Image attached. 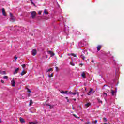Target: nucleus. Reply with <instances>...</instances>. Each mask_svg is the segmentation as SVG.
<instances>
[{"label": "nucleus", "instance_id": "obj_25", "mask_svg": "<svg viewBox=\"0 0 124 124\" xmlns=\"http://www.w3.org/2000/svg\"><path fill=\"white\" fill-rule=\"evenodd\" d=\"M86 124H94V121H93V124H91V122H88L85 123Z\"/></svg>", "mask_w": 124, "mask_h": 124}, {"label": "nucleus", "instance_id": "obj_28", "mask_svg": "<svg viewBox=\"0 0 124 124\" xmlns=\"http://www.w3.org/2000/svg\"><path fill=\"white\" fill-rule=\"evenodd\" d=\"M71 56H73V57H74L75 58H76L77 57L76 54L74 53H71Z\"/></svg>", "mask_w": 124, "mask_h": 124}, {"label": "nucleus", "instance_id": "obj_24", "mask_svg": "<svg viewBox=\"0 0 124 124\" xmlns=\"http://www.w3.org/2000/svg\"><path fill=\"white\" fill-rule=\"evenodd\" d=\"M73 116H74V117H75V118H76V119H79L80 117H78V116L75 115V114H73Z\"/></svg>", "mask_w": 124, "mask_h": 124}, {"label": "nucleus", "instance_id": "obj_42", "mask_svg": "<svg viewBox=\"0 0 124 124\" xmlns=\"http://www.w3.org/2000/svg\"><path fill=\"white\" fill-rule=\"evenodd\" d=\"M16 28H17L18 29V30H20V29H21L20 27L16 26Z\"/></svg>", "mask_w": 124, "mask_h": 124}, {"label": "nucleus", "instance_id": "obj_11", "mask_svg": "<svg viewBox=\"0 0 124 124\" xmlns=\"http://www.w3.org/2000/svg\"><path fill=\"white\" fill-rule=\"evenodd\" d=\"M26 73H27V72H26L25 70H23L21 73V75L22 76H23V75H25V74H26Z\"/></svg>", "mask_w": 124, "mask_h": 124}, {"label": "nucleus", "instance_id": "obj_10", "mask_svg": "<svg viewBox=\"0 0 124 124\" xmlns=\"http://www.w3.org/2000/svg\"><path fill=\"white\" fill-rule=\"evenodd\" d=\"M2 13L4 16H6V15H5V11L4 8L2 9Z\"/></svg>", "mask_w": 124, "mask_h": 124}, {"label": "nucleus", "instance_id": "obj_3", "mask_svg": "<svg viewBox=\"0 0 124 124\" xmlns=\"http://www.w3.org/2000/svg\"><path fill=\"white\" fill-rule=\"evenodd\" d=\"M93 91V88H91L90 91L88 93V95H90L91 93H94L95 91Z\"/></svg>", "mask_w": 124, "mask_h": 124}, {"label": "nucleus", "instance_id": "obj_12", "mask_svg": "<svg viewBox=\"0 0 124 124\" xmlns=\"http://www.w3.org/2000/svg\"><path fill=\"white\" fill-rule=\"evenodd\" d=\"M81 76L84 78H86V74L84 73V72H82V73L81 74Z\"/></svg>", "mask_w": 124, "mask_h": 124}, {"label": "nucleus", "instance_id": "obj_5", "mask_svg": "<svg viewBox=\"0 0 124 124\" xmlns=\"http://www.w3.org/2000/svg\"><path fill=\"white\" fill-rule=\"evenodd\" d=\"M70 94H73V95H75L77 94L78 97H79V92L76 91V90H75V91L74 93H70Z\"/></svg>", "mask_w": 124, "mask_h": 124}, {"label": "nucleus", "instance_id": "obj_7", "mask_svg": "<svg viewBox=\"0 0 124 124\" xmlns=\"http://www.w3.org/2000/svg\"><path fill=\"white\" fill-rule=\"evenodd\" d=\"M37 52H36V49H33L32 50V56H35L36 55Z\"/></svg>", "mask_w": 124, "mask_h": 124}, {"label": "nucleus", "instance_id": "obj_56", "mask_svg": "<svg viewBox=\"0 0 124 124\" xmlns=\"http://www.w3.org/2000/svg\"><path fill=\"white\" fill-rule=\"evenodd\" d=\"M81 96H83V95H82Z\"/></svg>", "mask_w": 124, "mask_h": 124}, {"label": "nucleus", "instance_id": "obj_20", "mask_svg": "<svg viewBox=\"0 0 124 124\" xmlns=\"http://www.w3.org/2000/svg\"><path fill=\"white\" fill-rule=\"evenodd\" d=\"M32 103H33V102H32V100H30V102L29 103L30 106H31V104H32Z\"/></svg>", "mask_w": 124, "mask_h": 124}, {"label": "nucleus", "instance_id": "obj_53", "mask_svg": "<svg viewBox=\"0 0 124 124\" xmlns=\"http://www.w3.org/2000/svg\"><path fill=\"white\" fill-rule=\"evenodd\" d=\"M81 121H82V122H83V121H84V120H83V119H81Z\"/></svg>", "mask_w": 124, "mask_h": 124}, {"label": "nucleus", "instance_id": "obj_19", "mask_svg": "<svg viewBox=\"0 0 124 124\" xmlns=\"http://www.w3.org/2000/svg\"><path fill=\"white\" fill-rule=\"evenodd\" d=\"M50 71H53V68H50L46 71V72H50Z\"/></svg>", "mask_w": 124, "mask_h": 124}, {"label": "nucleus", "instance_id": "obj_49", "mask_svg": "<svg viewBox=\"0 0 124 124\" xmlns=\"http://www.w3.org/2000/svg\"><path fill=\"white\" fill-rule=\"evenodd\" d=\"M69 93H70H70H72V92H69Z\"/></svg>", "mask_w": 124, "mask_h": 124}, {"label": "nucleus", "instance_id": "obj_32", "mask_svg": "<svg viewBox=\"0 0 124 124\" xmlns=\"http://www.w3.org/2000/svg\"><path fill=\"white\" fill-rule=\"evenodd\" d=\"M14 59H16V62H17V59H18V57H17V56H15Z\"/></svg>", "mask_w": 124, "mask_h": 124}, {"label": "nucleus", "instance_id": "obj_8", "mask_svg": "<svg viewBox=\"0 0 124 124\" xmlns=\"http://www.w3.org/2000/svg\"><path fill=\"white\" fill-rule=\"evenodd\" d=\"M20 122H21V123H22V124H23V123H25V122H26L25 121V119H24L23 118H22V117H20Z\"/></svg>", "mask_w": 124, "mask_h": 124}, {"label": "nucleus", "instance_id": "obj_47", "mask_svg": "<svg viewBox=\"0 0 124 124\" xmlns=\"http://www.w3.org/2000/svg\"><path fill=\"white\" fill-rule=\"evenodd\" d=\"M67 102H69V99H68L67 100Z\"/></svg>", "mask_w": 124, "mask_h": 124}, {"label": "nucleus", "instance_id": "obj_40", "mask_svg": "<svg viewBox=\"0 0 124 124\" xmlns=\"http://www.w3.org/2000/svg\"><path fill=\"white\" fill-rule=\"evenodd\" d=\"M1 82H2V84H3V83H4V81H3V80H1Z\"/></svg>", "mask_w": 124, "mask_h": 124}, {"label": "nucleus", "instance_id": "obj_48", "mask_svg": "<svg viewBox=\"0 0 124 124\" xmlns=\"http://www.w3.org/2000/svg\"><path fill=\"white\" fill-rule=\"evenodd\" d=\"M65 98H66V99H67V100L68 99V97H66Z\"/></svg>", "mask_w": 124, "mask_h": 124}, {"label": "nucleus", "instance_id": "obj_51", "mask_svg": "<svg viewBox=\"0 0 124 124\" xmlns=\"http://www.w3.org/2000/svg\"><path fill=\"white\" fill-rule=\"evenodd\" d=\"M73 100H74V101H75L76 100V99H73Z\"/></svg>", "mask_w": 124, "mask_h": 124}, {"label": "nucleus", "instance_id": "obj_38", "mask_svg": "<svg viewBox=\"0 0 124 124\" xmlns=\"http://www.w3.org/2000/svg\"><path fill=\"white\" fill-rule=\"evenodd\" d=\"M94 123H95V124H97V120H95Z\"/></svg>", "mask_w": 124, "mask_h": 124}, {"label": "nucleus", "instance_id": "obj_36", "mask_svg": "<svg viewBox=\"0 0 124 124\" xmlns=\"http://www.w3.org/2000/svg\"><path fill=\"white\" fill-rule=\"evenodd\" d=\"M29 124H36V123H34V122H30Z\"/></svg>", "mask_w": 124, "mask_h": 124}, {"label": "nucleus", "instance_id": "obj_15", "mask_svg": "<svg viewBox=\"0 0 124 124\" xmlns=\"http://www.w3.org/2000/svg\"><path fill=\"white\" fill-rule=\"evenodd\" d=\"M44 13H45V14H46V15L49 14V13L47 11V9H45L44 10Z\"/></svg>", "mask_w": 124, "mask_h": 124}, {"label": "nucleus", "instance_id": "obj_9", "mask_svg": "<svg viewBox=\"0 0 124 124\" xmlns=\"http://www.w3.org/2000/svg\"><path fill=\"white\" fill-rule=\"evenodd\" d=\"M20 69L19 68H16L15 70V72H14V74H16L17 73H18V71H19V70Z\"/></svg>", "mask_w": 124, "mask_h": 124}, {"label": "nucleus", "instance_id": "obj_23", "mask_svg": "<svg viewBox=\"0 0 124 124\" xmlns=\"http://www.w3.org/2000/svg\"><path fill=\"white\" fill-rule=\"evenodd\" d=\"M97 99V101H98V102L99 103H102V101H101V100L100 99Z\"/></svg>", "mask_w": 124, "mask_h": 124}, {"label": "nucleus", "instance_id": "obj_16", "mask_svg": "<svg viewBox=\"0 0 124 124\" xmlns=\"http://www.w3.org/2000/svg\"><path fill=\"white\" fill-rule=\"evenodd\" d=\"M80 58H82L83 61H85V59H86V58L85 57V56H84V55H83V54L80 55Z\"/></svg>", "mask_w": 124, "mask_h": 124}, {"label": "nucleus", "instance_id": "obj_2", "mask_svg": "<svg viewBox=\"0 0 124 124\" xmlns=\"http://www.w3.org/2000/svg\"><path fill=\"white\" fill-rule=\"evenodd\" d=\"M11 84L12 87H16V84H15V80H14V78H13V79L11 81Z\"/></svg>", "mask_w": 124, "mask_h": 124}, {"label": "nucleus", "instance_id": "obj_29", "mask_svg": "<svg viewBox=\"0 0 124 124\" xmlns=\"http://www.w3.org/2000/svg\"><path fill=\"white\" fill-rule=\"evenodd\" d=\"M67 92L68 91H65V92L62 91L61 93H67Z\"/></svg>", "mask_w": 124, "mask_h": 124}, {"label": "nucleus", "instance_id": "obj_22", "mask_svg": "<svg viewBox=\"0 0 124 124\" xmlns=\"http://www.w3.org/2000/svg\"><path fill=\"white\" fill-rule=\"evenodd\" d=\"M103 96L104 97H106L107 96V94L106 93H104L103 94Z\"/></svg>", "mask_w": 124, "mask_h": 124}, {"label": "nucleus", "instance_id": "obj_14", "mask_svg": "<svg viewBox=\"0 0 124 124\" xmlns=\"http://www.w3.org/2000/svg\"><path fill=\"white\" fill-rule=\"evenodd\" d=\"M10 22H15V18H14V17H11L10 19Z\"/></svg>", "mask_w": 124, "mask_h": 124}, {"label": "nucleus", "instance_id": "obj_21", "mask_svg": "<svg viewBox=\"0 0 124 124\" xmlns=\"http://www.w3.org/2000/svg\"><path fill=\"white\" fill-rule=\"evenodd\" d=\"M54 107H55V105H50L49 106V108L50 109H52V108H54Z\"/></svg>", "mask_w": 124, "mask_h": 124}, {"label": "nucleus", "instance_id": "obj_1", "mask_svg": "<svg viewBox=\"0 0 124 124\" xmlns=\"http://www.w3.org/2000/svg\"><path fill=\"white\" fill-rule=\"evenodd\" d=\"M31 18L32 19H34L35 18V16H36V12L32 11L31 12Z\"/></svg>", "mask_w": 124, "mask_h": 124}, {"label": "nucleus", "instance_id": "obj_27", "mask_svg": "<svg viewBox=\"0 0 124 124\" xmlns=\"http://www.w3.org/2000/svg\"><path fill=\"white\" fill-rule=\"evenodd\" d=\"M53 74L52 73L51 75H48V77H49V78H51V77H53V76H54Z\"/></svg>", "mask_w": 124, "mask_h": 124}, {"label": "nucleus", "instance_id": "obj_52", "mask_svg": "<svg viewBox=\"0 0 124 124\" xmlns=\"http://www.w3.org/2000/svg\"><path fill=\"white\" fill-rule=\"evenodd\" d=\"M82 52H83V53H85V51H84V50H83Z\"/></svg>", "mask_w": 124, "mask_h": 124}, {"label": "nucleus", "instance_id": "obj_41", "mask_svg": "<svg viewBox=\"0 0 124 124\" xmlns=\"http://www.w3.org/2000/svg\"><path fill=\"white\" fill-rule=\"evenodd\" d=\"M2 74H5V71H3Z\"/></svg>", "mask_w": 124, "mask_h": 124}, {"label": "nucleus", "instance_id": "obj_33", "mask_svg": "<svg viewBox=\"0 0 124 124\" xmlns=\"http://www.w3.org/2000/svg\"><path fill=\"white\" fill-rule=\"evenodd\" d=\"M27 90H28V93H31V91L29 88H27Z\"/></svg>", "mask_w": 124, "mask_h": 124}, {"label": "nucleus", "instance_id": "obj_13", "mask_svg": "<svg viewBox=\"0 0 124 124\" xmlns=\"http://www.w3.org/2000/svg\"><path fill=\"white\" fill-rule=\"evenodd\" d=\"M100 49H101V46L99 45L97 46V51H100Z\"/></svg>", "mask_w": 124, "mask_h": 124}, {"label": "nucleus", "instance_id": "obj_55", "mask_svg": "<svg viewBox=\"0 0 124 124\" xmlns=\"http://www.w3.org/2000/svg\"><path fill=\"white\" fill-rule=\"evenodd\" d=\"M23 29H24V30H26V29H25V28H23Z\"/></svg>", "mask_w": 124, "mask_h": 124}, {"label": "nucleus", "instance_id": "obj_34", "mask_svg": "<svg viewBox=\"0 0 124 124\" xmlns=\"http://www.w3.org/2000/svg\"><path fill=\"white\" fill-rule=\"evenodd\" d=\"M10 16L11 18L13 17V16L12 15V14L11 13H10Z\"/></svg>", "mask_w": 124, "mask_h": 124}, {"label": "nucleus", "instance_id": "obj_30", "mask_svg": "<svg viewBox=\"0 0 124 124\" xmlns=\"http://www.w3.org/2000/svg\"><path fill=\"white\" fill-rule=\"evenodd\" d=\"M70 64L71 65H72V66H74V65H75V64H74V63H73L72 62H70Z\"/></svg>", "mask_w": 124, "mask_h": 124}, {"label": "nucleus", "instance_id": "obj_17", "mask_svg": "<svg viewBox=\"0 0 124 124\" xmlns=\"http://www.w3.org/2000/svg\"><path fill=\"white\" fill-rule=\"evenodd\" d=\"M30 1L31 2V4H32L33 5V6L36 7V6L35 5V4L34 3H33V2L32 1V0H30Z\"/></svg>", "mask_w": 124, "mask_h": 124}, {"label": "nucleus", "instance_id": "obj_31", "mask_svg": "<svg viewBox=\"0 0 124 124\" xmlns=\"http://www.w3.org/2000/svg\"><path fill=\"white\" fill-rule=\"evenodd\" d=\"M8 77L7 76H5L3 77V79H8Z\"/></svg>", "mask_w": 124, "mask_h": 124}, {"label": "nucleus", "instance_id": "obj_50", "mask_svg": "<svg viewBox=\"0 0 124 124\" xmlns=\"http://www.w3.org/2000/svg\"><path fill=\"white\" fill-rule=\"evenodd\" d=\"M0 123H1V119L0 118Z\"/></svg>", "mask_w": 124, "mask_h": 124}, {"label": "nucleus", "instance_id": "obj_44", "mask_svg": "<svg viewBox=\"0 0 124 124\" xmlns=\"http://www.w3.org/2000/svg\"><path fill=\"white\" fill-rule=\"evenodd\" d=\"M91 62H93H93H94V61L93 60H92V61H91Z\"/></svg>", "mask_w": 124, "mask_h": 124}, {"label": "nucleus", "instance_id": "obj_4", "mask_svg": "<svg viewBox=\"0 0 124 124\" xmlns=\"http://www.w3.org/2000/svg\"><path fill=\"white\" fill-rule=\"evenodd\" d=\"M116 93H117V91H115L113 90H111V93L113 96H116Z\"/></svg>", "mask_w": 124, "mask_h": 124}, {"label": "nucleus", "instance_id": "obj_26", "mask_svg": "<svg viewBox=\"0 0 124 124\" xmlns=\"http://www.w3.org/2000/svg\"><path fill=\"white\" fill-rule=\"evenodd\" d=\"M103 121L105 122H107V119H106V118H105V117H104V118H103Z\"/></svg>", "mask_w": 124, "mask_h": 124}, {"label": "nucleus", "instance_id": "obj_18", "mask_svg": "<svg viewBox=\"0 0 124 124\" xmlns=\"http://www.w3.org/2000/svg\"><path fill=\"white\" fill-rule=\"evenodd\" d=\"M85 105L86 107H89V106L91 105V103H88L86 104Z\"/></svg>", "mask_w": 124, "mask_h": 124}, {"label": "nucleus", "instance_id": "obj_46", "mask_svg": "<svg viewBox=\"0 0 124 124\" xmlns=\"http://www.w3.org/2000/svg\"><path fill=\"white\" fill-rule=\"evenodd\" d=\"M28 97H29V96H31V94H30V93H29V94H28Z\"/></svg>", "mask_w": 124, "mask_h": 124}, {"label": "nucleus", "instance_id": "obj_39", "mask_svg": "<svg viewBox=\"0 0 124 124\" xmlns=\"http://www.w3.org/2000/svg\"><path fill=\"white\" fill-rule=\"evenodd\" d=\"M46 106H50V104H46Z\"/></svg>", "mask_w": 124, "mask_h": 124}, {"label": "nucleus", "instance_id": "obj_54", "mask_svg": "<svg viewBox=\"0 0 124 124\" xmlns=\"http://www.w3.org/2000/svg\"><path fill=\"white\" fill-rule=\"evenodd\" d=\"M104 124H108V123H104Z\"/></svg>", "mask_w": 124, "mask_h": 124}, {"label": "nucleus", "instance_id": "obj_35", "mask_svg": "<svg viewBox=\"0 0 124 124\" xmlns=\"http://www.w3.org/2000/svg\"><path fill=\"white\" fill-rule=\"evenodd\" d=\"M22 67H23V68H25V67H26V64H23L22 65Z\"/></svg>", "mask_w": 124, "mask_h": 124}, {"label": "nucleus", "instance_id": "obj_6", "mask_svg": "<svg viewBox=\"0 0 124 124\" xmlns=\"http://www.w3.org/2000/svg\"><path fill=\"white\" fill-rule=\"evenodd\" d=\"M48 54H49L50 55L51 57H54L55 56V54H54V52L52 51H48Z\"/></svg>", "mask_w": 124, "mask_h": 124}, {"label": "nucleus", "instance_id": "obj_37", "mask_svg": "<svg viewBox=\"0 0 124 124\" xmlns=\"http://www.w3.org/2000/svg\"><path fill=\"white\" fill-rule=\"evenodd\" d=\"M55 68H56V71H59V68H58V67H56Z\"/></svg>", "mask_w": 124, "mask_h": 124}, {"label": "nucleus", "instance_id": "obj_45", "mask_svg": "<svg viewBox=\"0 0 124 124\" xmlns=\"http://www.w3.org/2000/svg\"><path fill=\"white\" fill-rule=\"evenodd\" d=\"M38 14H39V15H40V14H41V13L40 12H39L38 13Z\"/></svg>", "mask_w": 124, "mask_h": 124}, {"label": "nucleus", "instance_id": "obj_43", "mask_svg": "<svg viewBox=\"0 0 124 124\" xmlns=\"http://www.w3.org/2000/svg\"><path fill=\"white\" fill-rule=\"evenodd\" d=\"M68 56H71V53L70 54V53H68Z\"/></svg>", "mask_w": 124, "mask_h": 124}]
</instances>
